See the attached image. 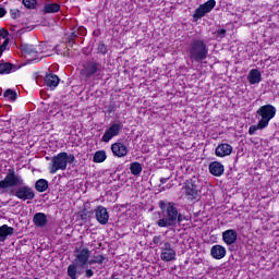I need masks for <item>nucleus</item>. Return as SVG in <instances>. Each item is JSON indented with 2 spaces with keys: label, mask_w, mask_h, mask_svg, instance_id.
I'll return each mask as SVG.
<instances>
[{
  "label": "nucleus",
  "mask_w": 279,
  "mask_h": 279,
  "mask_svg": "<svg viewBox=\"0 0 279 279\" xmlns=\"http://www.w3.org/2000/svg\"><path fill=\"white\" fill-rule=\"evenodd\" d=\"M130 171L132 175H141V173H143V166L141 162L134 161L130 166Z\"/></svg>",
  "instance_id": "393cba45"
},
{
  "label": "nucleus",
  "mask_w": 279,
  "mask_h": 279,
  "mask_svg": "<svg viewBox=\"0 0 279 279\" xmlns=\"http://www.w3.org/2000/svg\"><path fill=\"white\" fill-rule=\"evenodd\" d=\"M94 211L89 210V209H83L81 213V219L82 221H88V219H90V217H93Z\"/></svg>",
  "instance_id": "473e14b6"
},
{
  "label": "nucleus",
  "mask_w": 279,
  "mask_h": 279,
  "mask_svg": "<svg viewBox=\"0 0 279 279\" xmlns=\"http://www.w3.org/2000/svg\"><path fill=\"white\" fill-rule=\"evenodd\" d=\"M75 162V155L68 153H59L57 156L51 158L50 173H58V171H66L68 165Z\"/></svg>",
  "instance_id": "20e7f679"
},
{
  "label": "nucleus",
  "mask_w": 279,
  "mask_h": 279,
  "mask_svg": "<svg viewBox=\"0 0 279 279\" xmlns=\"http://www.w3.org/2000/svg\"><path fill=\"white\" fill-rule=\"evenodd\" d=\"M93 276H95V271H93V269H85V278H93Z\"/></svg>",
  "instance_id": "e433bc0d"
},
{
  "label": "nucleus",
  "mask_w": 279,
  "mask_h": 279,
  "mask_svg": "<svg viewBox=\"0 0 279 279\" xmlns=\"http://www.w3.org/2000/svg\"><path fill=\"white\" fill-rule=\"evenodd\" d=\"M160 258L163 260V263H171L175 260V256H178V253L173 250V247H171L170 242H165L160 247Z\"/></svg>",
  "instance_id": "f8f14e48"
},
{
  "label": "nucleus",
  "mask_w": 279,
  "mask_h": 279,
  "mask_svg": "<svg viewBox=\"0 0 279 279\" xmlns=\"http://www.w3.org/2000/svg\"><path fill=\"white\" fill-rule=\"evenodd\" d=\"M108 156L106 155V150H97L94 154L93 160L94 162H106Z\"/></svg>",
  "instance_id": "bb28decb"
},
{
  "label": "nucleus",
  "mask_w": 279,
  "mask_h": 279,
  "mask_svg": "<svg viewBox=\"0 0 279 279\" xmlns=\"http://www.w3.org/2000/svg\"><path fill=\"white\" fill-rule=\"evenodd\" d=\"M74 38H77V32L71 33L69 43H71Z\"/></svg>",
  "instance_id": "a19ab883"
},
{
  "label": "nucleus",
  "mask_w": 279,
  "mask_h": 279,
  "mask_svg": "<svg viewBox=\"0 0 279 279\" xmlns=\"http://www.w3.org/2000/svg\"><path fill=\"white\" fill-rule=\"evenodd\" d=\"M45 84L48 88H56L58 84H60V77L56 74H46L45 76Z\"/></svg>",
  "instance_id": "4be33fe9"
},
{
  "label": "nucleus",
  "mask_w": 279,
  "mask_h": 279,
  "mask_svg": "<svg viewBox=\"0 0 279 279\" xmlns=\"http://www.w3.org/2000/svg\"><path fill=\"white\" fill-rule=\"evenodd\" d=\"M3 97L10 99V101H16L17 94L15 90L9 88L4 92Z\"/></svg>",
  "instance_id": "7c9ffc66"
},
{
  "label": "nucleus",
  "mask_w": 279,
  "mask_h": 279,
  "mask_svg": "<svg viewBox=\"0 0 279 279\" xmlns=\"http://www.w3.org/2000/svg\"><path fill=\"white\" fill-rule=\"evenodd\" d=\"M96 221L100 223V226H106L108 221H110V214L108 209L101 205L97 206L95 209Z\"/></svg>",
  "instance_id": "ddd939ff"
},
{
  "label": "nucleus",
  "mask_w": 279,
  "mask_h": 279,
  "mask_svg": "<svg viewBox=\"0 0 279 279\" xmlns=\"http://www.w3.org/2000/svg\"><path fill=\"white\" fill-rule=\"evenodd\" d=\"M14 196L17 197V199H22V202H27L34 199L36 197V193H34V190L29 187V185H19V187L14 192Z\"/></svg>",
  "instance_id": "9b49d317"
},
{
  "label": "nucleus",
  "mask_w": 279,
  "mask_h": 279,
  "mask_svg": "<svg viewBox=\"0 0 279 279\" xmlns=\"http://www.w3.org/2000/svg\"><path fill=\"white\" fill-rule=\"evenodd\" d=\"M267 125H265L263 122L258 121L257 125H251L248 129L250 136H254L258 130H265Z\"/></svg>",
  "instance_id": "cd10ccee"
},
{
  "label": "nucleus",
  "mask_w": 279,
  "mask_h": 279,
  "mask_svg": "<svg viewBox=\"0 0 279 279\" xmlns=\"http://www.w3.org/2000/svg\"><path fill=\"white\" fill-rule=\"evenodd\" d=\"M14 234V228L3 225L0 227V243H5L8 236Z\"/></svg>",
  "instance_id": "aec40b11"
},
{
  "label": "nucleus",
  "mask_w": 279,
  "mask_h": 279,
  "mask_svg": "<svg viewBox=\"0 0 279 279\" xmlns=\"http://www.w3.org/2000/svg\"><path fill=\"white\" fill-rule=\"evenodd\" d=\"M111 151L113 156H117V158H125L128 154H130V149L125 146V144L121 142H117L111 145Z\"/></svg>",
  "instance_id": "4468645a"
},
{
  "label": "nucleus",
  "mask_w": 279,
  "mask_h": 279,
  "mask_svg": "<svg viewBox=\"0 0 279 279\" xmlns=\"http://www.w3.org/2000/svg\"><path fill=\"white\" fill-rule=\"evenodd\" d=\"M215 5H217V1L208 0L207 2L201 4L193 14L194 21H199V19H204L208 13L215 10Z\"/></svg>",
  "instance_id": "1a4fd4ad"
},
{
  "label": "nucleus",
  "mask_w": 279,
  "mask_h": 279,
  "mask_svg": "<svg viewBox=\"0 0 279 279\" xmlns=\"http://www.w3.org/2000/svg\"><path fill=\"white\" fill-rule=\"evenodd\" d=\"M0 36L1 38H8V36H10V32H8V29L1 28L0 29Z\"/></svg>",
  "instance_id": "4c0bfd02"
},
{
  "label": "nucleus",
  "mask_w": 279,
  "mask_h": 279,
  "mask_svg": "<svg viewBox=\"0 0 279 279\" xmlns=\"http://www.w3.org/2000/svg\"><path fill=\"white\" fill-rule=\"evenodd\" d=\"M128 204H125V205H121V208H128Z\"/></svg>",
  "instance_id": "a18cd8bd"
},
{
  "label": "nucleus",
  "mask_w": 279,
  "mask_h": 279,
  "mask_svg": "<svg viewBox=\"0 0 279 279\" xmlns=\"http://www.w3.org/2000/svg\"><path fill=\"white\" fill-rule=\"evenodd\" d=\"M169 180H171V177H166V178H161V179H160V182H161L162 184H167V182H169Z\"/></svg>",
  "instance_id": "79ce46f5"
},
{
  "label": "nucleus",
  "mask_w": 279,
  "mask_h": 279,
  "mask_svg": "<svg viewBox=\"0 0 279 279\" xmlns=\"http://www.w3.org/2000/svg\"><path fill=\"white\" fill-rule=\"evenodd\" d=\"M227 251L222 245L216 244L210 248V256L216 260H221V258H226Z\"/></svg>",
  "instance_id": "dca6fc26"
},
{
  "label": "nucleus",
  "mask_w": 279,
  "mask_h": 279,
  "mask_svg": "<svg viewBox=\"0 0 279 279\" xmlns=\"http://www.w3.org/2000/svg\"><path fill=\"white\" fill-rule=\"evenodd\" d=\"M90 265V250L87 247H76L74 253V260L68 266V276L71 279H77V276H82L84 271Z\"/></svg>",
  "instance_id": "f03ea898"
},
{
  "label": "nucleus",
  "mask_w": 279,
  "mask_h": 279,
  "mask_svg": "<svg viewBox=\"0 0 279 279\" xmlns=\"http://www.w3.org/2000/svg\"><path fill=\"white\" fill-rule=\"evenodd\" d=\"M226 171V168L219 161H213L209 163V172L216 178H221V174Z\"/></svg>",
  "instance_id": "a211bd4d"
},
{
  "label": "nucleus",
  "mask_w": 279,
  "mask_h": 279,
  "mask_svg": "<svg viewBox=\"0 0 279 279\" xmlns=\"http://www.w3.org/2000/svg\"><path fill=\"white\" fill-rule=\"evenodd\" d=\"M10 15L13 19H19V16H21V11H19V9H11L10 10Z\"/></svg>",
  "instance_id": "c9c22d12"
},
{
  "label": "nucleus",
  "mask_w": 279,
  "mask_h": 279,
  "mask_svg": "<svg viewBox=\"0 0 279 279\" xmlns=\"http://www.w3.org/2000/svg\"><path fill=\"white\" fill-rule=\"evenodd\" d=\"M215 154L218 158H226V156L232 154V146L230 144H220L216 147Z\"/></svg>",
  "instance_id": "f3484780"
},
{
  "label": "nucleus",
  "mask_w": 279,
  "mask_h": 279,
  "mask_svg": "<svg viewBox=\"0 0 279 279\" xmlns=\"http://www.w3.org/2000/svg\"><path fill=\"white\" fill-rule=\"evenodd\" d=\"M187 51L191 62H204L208 58V46L204 39H192Z\"/></svg>",
  "instance_id": "7ed1b4c3"
},
{
  "label": "nucleus",
  "mask_w": 279,
  "mask_h": 279,
  "mask_svg": "<svg viewBox=\"0 0 279 279\" xmlns=\"http://www.w3.org/2000/svg\"><path fill=\"white\" fill-rule=\"evenodd\" d=\"M43 12L45 14H56V12H60V4H58V3H46L44 5Z\"/></svg>",
  "instance_id": "b1692460"
},
{
  "label": "nucleus",
  "mask_w": 279,
  "mask_h": 279,
  "mask_svg": "<svg viewBox=\"0 0 279 279\" xmlns=\"http://www.w3.org/2000/svg\"><path fill=\"white\" fill-rule=\"evenodd\" d=\"M121 130H123V123H111L110 128L105 131V134L101 137L102 143H110L114 136H119V134H121Z\"/></svg>",
  "instance_id": "9d476101"
},
{
  "label": "nucleus",
  "mask_w": 279,
  "mask_h": 279,
  "mask_svg": "<svg viewBox=\"0 0 279 279\" xmlns=\"http://www.w3.org/2000/svg\"><path fill=\"white\" fill-rule=\"evenodd\" d=\"M184 195L186 199L190 202H194V199L199 201V186H197V178H192L186 181L183 186Z\"/></svg>",
  "instance_id": "0eeeda50"
},
{
  "label": "nucleus",
  "mask_w": 279,
  "mask_h": 279,
  "mask_svg": "<svg viewBox=\"0 0 279 279\" xmlns=\"http://www.w3.org/2000/svg\"><path fill=\"white\" fill-rule=\"evenodd\" d=\"M105 260H106V256L94 255L93 258L89 260V265H104Z\"/></svg>",
  "instance_id": "c85d7f7f"
},
{
  "label": "nucleus",
  "mask_w": 279,
  "mask_h": 279,
  "mask_svg": "<svg viewBox=\"0 0 279 279\" xmlns=\"http://www.w3.org/2000/svg\"><path fill=\"white\" fill-rule=\"evenodd\" d=\"M98 53H102V56H106L108 53V46L106 44H99L97 47Z\"/></svg>",
  "instance_id": "72a5a7b5"
},
{
  "label": "nucleus",
  "mask_w": 279,
  "mask_h": 279,
  "mask_svg": "<svg viewBox=\"0 0 279 279\" xmlns=\"http://www.w3.org/2000/svg\"><path fill=\"white\" fill-rule=\"evenodd\" d=\"M33 223L36 228H45L49 220H47V215L45 213H36L33 217Z\"/></svg>",
  "instance_id": "6ab92c4d"
},
{
  "label": "nucleus",
  "mask_w": 279,
  "mask_h": 279,
  "mask_svg": "<svg viewBox=\"0 0 279 279\" xmlns=\"http://www.w3.org/2000/svg\"><path fill=\"white\" fill-rule=\"evenodd\" d=\"M236 239H239V234L234 229H228L222 232V241L226 245H234V243H236Z\"/></svg>",
  "instance_id": "2eb2a0df"
},
{
  "label": "nucleus",
  "mask_w": 279,
  "mask_h": 279,
  "mask_svg": "<svg viewBox=\"0 0 279 279\" xmlns=\"http://www.w3.org/2000/svg\"><path fill=\"white\" fill-rule=\"evenodd\" d=\"M4 47H8L10 45V38L4 39L3 44Z\"/></svg>",
  "instance_id": "37998d69"
},
{
  "label": "nucleus",
  "mask_w": 279,
  "mask_h": 279,
  "mask_svg": "<svg viewBox=\"0 0 279 279\" xmlns=\"http://www.w3.org/2000/svg\"><path fill=\"white\" fill-rule=\"evenodd\" d=\"M23 184H25L23 177L19 175L14 168H11L8 170L5 178L0 181V190L14 189L16 186H23Z\"/></svg>",
  "instance_id": "39448f33"
},
{
  "label": "nucleus",
  "mask_w": 279,
  "mask_h": 279,
  "mask_svg": "<svg viewBox=\"0 0 279 279\" xmlns=\"http://www.w3.org/2000/svg\"><path fill=\"white\" fill-rule=\"evenodd\" d=\"M12 63H0V75H5L11 73Z\"/></svg>",
  "instance_id": "c756f323"
},
{
  "label": "nucleus",
  "mask_w": 279,
  "mask_h": 279,
  "mask_svg": "<svg viewBox=\"0 0 279 279\" xmlns=\"http://www.w3.org/2000/svg\"><path fill=\"white\" fill-rule=\"evenodd\" d=\"M21 49L23 53H27L28 56H36V53H38V50H36V48H34V46L29 44H23L21 46Z\"/></svg>",
  "instance_id": "a878e982"
},
{
  "label": "nucleus",
  "mask_w": 279,
  "mask_h": 279,
  "mask_svg": "<svg viewBox=\"0 0 279 279\" xmlns=\"http://www.w3.org/2000/svg\"><path fill=\"white\" fill-rule=\"evenodd\" d=\"M0 49H1V51L3 52V51H5V49H8V47H7V46L1 45V46H0Z\"/></svg>",
  "instance_id": "c03bdc74"
},
{
  "label": "nucleus",
  "mask_w": 279,
  "mask_h": 279,
  "mask_svg": "<svg viewBox=\"0 0 279 279\" xmlns=\"http://www.w3.org/2000/svg\"><path fill=\"white\" fill-rule=\"evenodd\" d=\"M263 80V75L260 74V71L253 69L250 71L247 75V81L250 84H260Z\"/></svg>",
  "instance_id": "412c9836"
},
{
  "label": "nucleus",
  "mask_w": 279,
  "mask_h": 279,
  "mask_svg": "<svg viewBox=\"0 0 279 279\" xmlns=\"http://www.w3.org/2000/svg\"><path fill=\"white\" fill-rule=\"evenodd\" d=\"M104 66L101 63L97 61H87L86 63L83 64V69L81 70V75L83 77L90 78L93 75L97 73H101Z\"/></svg>",
  "instance_id": "6e6552de"
},
{
  "label": "nucleus",
  "mask_w": 279,
  "mask_h": 279,
  "mask_svg": "<svg viewBox=\"0 0 279 279\" xmlns=\"http://www.w3.org/2000/svg\"><path fill=\"white\" fill-rule=\"evenodd\" d=\"M160 241H162V236L161 235H155L153 238L154 245H158V243H160Z\"/></svg>",
  "instance_id": "58836bf2"
},
{
  "label": "nucleus",
  "mask_w": 279,
  "mask_h": 279,
  "mask_svg": "<svg viewBox=\"0 0 279 279\" xmlns=\"http://www.w3.org/2000/svg\"><path fill=\"white\" fill-rule=\"evenodd\" d=\"M22 3L27 8V10H36L38 0H23Z\"/></svg>",
  "instance_id": "2f4dec72"
},
{
  "label": "nucleus",
  "mask_w": 279,
  "mask_h": 279,
  "mask_svg": "<svg viewBox=\"0 0 279 279\" xmlns=\"http://www.w3.org/2000/svg\"><path fill=\"white\" fill-rule=\"evenodd\" d=\"M47 189H49V181L39 179L35 182V191H37V193H45Z\"/></svg>",
  "instance_id": "5701e85b"
},
{
  "label": "nucleus",
  "mask_w": 279,
  "mask_h": 279,
  "mask_svg": "<svg viewBox=\"0 0 279 279\" xmlns=\"http://www.w3.org/2000/svg\"><path fill=\"white\" fill-rule=\"evenodd\" d=\"M276 117V108L274 105H264L256 111V119H259L266 128L269 125V121Z\"/></svg>",
  "instance_id": "423d86ee"
},
{
  "label": "nucleus",
  "mask_w": 279,
  "mask_h": 279,
  "mask_svg": "<svg viewBox=\"0 0 279 279\" xmlns=\"http://www.w3.org/2000/svg\"><path fill=\"white\" fill-rule=\"evenodd\" d=\"M8 14V11L5 10V8L0 7V19H3V16Z\"/></svg>",
  "instance_id": "ea45409f"
},
{
  "label": "nucleus",
  "mask_w": 279,
  "mask_h": 279,
  "mask_svg": "<svg viewBox=\"0 0 279 279\" xmlns=\"http://www.w3.org/2000/svg\"><path fill=\"white\" fill-rule=\"evenodd\" d=\"M159 208L162 217L157 221L158 228H175L177 225L181 226L186 219L174 202L160 201Z\"/></svg>",
  "instance_id": "f257e3e1"
},
{
  "label": "nucleus",
  "mask_w": 279,
  "mask_h": 279,
  "mask_svg": "<svg viewBox=\"0 0 279 279\" xmlns=\"http://www.w3.org/2000/svg\"><path fill=\"white\" fill-rule=\"evenodd\" d=\"M1 56H3V52H2V50L0 49V58H1Z\"/></svg>",
  "instance_id": "49530a36"
},
{
  "label": "nucleus",
  "mask_w": 279,
  "mask_h": 279,
  "mask_svg": "<svg viewBox=\"0 0 279 279\" xmlns=\"http://www.w3.org/2000/svg\"><path fill=\"white\" fill-rule=\"evenodd\" d=\"M216 38H226L227 31L226 28H219L216 32H214Z\"/></svg>",
  "instance_id": "f704fd0d"
}]
</instances>
